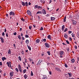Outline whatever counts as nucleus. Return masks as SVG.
Here are the masks:
<instances>
[{"mask_svg": "<svg viewBox=\"0 0 79 79\" xmlns=\"http://www.w3.org/2000/svg\"><path fill=\"white\" fill-rule=\"evenodd\" d=\"M13 45L15 47H16V45H15V44H13Z\"/></svg>", "mask_w": 79, "mask_h": 79, "instance_id": "obj_63", "label": "nucleus"}, {"mask_svg": "<svg viewBox=\"0 0 79 79\" xmlns=\"http://www.w3.org/2000/svg\"><path fill=\"white\" fill-rule=\"evenodd\" d=\"M66 21V16H65L64 19V23H65Z\"/></svg>", "mask_w": 79, "mask_h": 79, "instance_id": "obj_18", "label": "nucleus"}, {"mask_svg": "<svg viewBox=\"0 0 79 79\" xmlns=\"http://www.w3.org/2000/svg\"><path fill=\"white\" fill-rule=\"evenodd\" d=\"M40 1L41 3H43L44 5L45 4V1L44 0H40Z\"/></svg>", "mask_w": 79, "mask_h": 79, "instance_id": "obj_13", "label": "nucleus"}, {"mask_svg": "<svg viewBox=\"0 0 79 79\" xmlns=\"http://www.w3.org/2000/svg\"><path fill=\"white\" fill-rule=\"evenodd\" d=\"M77 61H79V57H77Z\"/></svg>", "mask_w": 79, "mask_h": 79, "instance_id": "obj_55", "label": "nucleus"}, {"mask_svg": "<svg viewBox=\"0 0 79 79\" xmlns=\"http://www.w3.org/2000/svg\"><path fill=\"white\" fill-rule=\"evenodd\" d=\"M64 53L63 51H61L60 52V55H64Z\"/></svg>", "mask_w": 79, "mask_h": 79, "instance_id": "obj_14", "label": "nucleus"}, {"mask_svg": "<svg viewBox=\"0 0 79 79\" xmlns=\"http://www.w3.org/2000/svg\"><path fill=\"white\" fill-rule=\"evenodd\" d=\"M24 77L25 79H27V76L26 74H25V75H24Z\"/></svg>", "mask_w": 79, "mask_h": 79, "instance_id": "obj_30", "label": "nucleus"}, {"mask_svg": "<svg viewBox=\"0 0 79 79\" xmlns=\"http://www.w3.org/2000/svg\"><path fill=\"white\" fill-rule=\"evenodd\" d=\"M65 75L67 78H68V77H71L72 74L71 73H68L67 74H65Z\"/></svg>", "mask_w": 79, "mask_h": 79, "instance_id": "obj_1", "label": "nucleus"}, {"mask_svg": "<svg viewBox=\"0 0 79 79\" xmlns=\"http://www.w3.org/2000/svg\"><path fill=\"white\" fill-rule=\"evenodd\" d=\"M42 42H46V39L45 38L44 39L41 40Z\"/></svg>", "mask_w": 79, "mask_h": 79, "instance_id": "obj_17", "label": "nucleus"}, {"mask_svg": "<svg viewBox=\"0 0 79 79\" xmlns=\"http://www.w3.org/2000/svg\"><path fill=\"white\" fill-rule=\"evenodd\" d=\"M6 37H7L8 38V33H7L6 34Z\"/></svg>", "mask_w": 79, "mask_h": 79, "instance_id": "obj_43", "label": "nucleus"}, {"mask_svg": "<svg viewBox=\"0 0 79 79\" xmlns=\"http://www.w3.org/2000/svg\"><path fill=\"white\" fill-rule=\"evenodd\" d=\"M21 4L23 6H25V2L22 1Z\"/></svg>", "mask_w": 79, "mask_h": 79, "instance_id": "obj_24", "label": "nucleus"}, {"mask_svg": "<svg viewBox=\"0 0 79 79\" xmlns=\"http://www.w3.org/2000/svg\"><path fill=\"white\" fill-rule=\"evenodd\" d=\"M41 13L44 15H46V14L45 10V9H44L42 10Z\"/></svg>", "mask_w": 79, "mask_h": 79, "instance_id": "obj_6", "label": "nucleus"}, {"mask_svg": "<svg viewBox=\"0 0 79 79\" xmlns=\"http://www.w3.org/2000/svg\"><path fill=\"white\" fill-rule=\"evenodd\" d=\"M25 63H27V60H26V59H25Z\"/></svg>", "mask_w": 79, "mask_h": 79, "instance_id": "obj_62", "label": "nucleus"}, {"mask_svg": "<svg viewBox=\"0 0 79 79\" xmlns=\"http://www.w3.org/2000/svg\"><path fill=\"white\" fill-rule=\"evenodd\" d=\"M67 52H68L69 51V48H67Z\"/></svg>", "mask_w": 79, "mask_h": 79, "instance_id": "obj_47", "label": "nucleus"}, {"mask_svg": "<svg viewBox=\"0 0 79 79\" xmlns=\"http://www.w3.org/2000/svg\"><path fill=\"white\" fill-rule=\"evenodd\" d=\"M69 79H74V78H73L72 77L71 78H69Z\"/></svg>", "mask_w": 79, "mask_h": 79, "instance_id": "obj_64", "label": "nucleus"}, {"mask_svg": "<svg viewBox=\"0 0 79 79\" xmlns=\"http://www.w3.org/2000/svg\"><path fill=\"white\" fill-rule=\"evenodd\" d=\"M25 43L27 44H29V41L28 40H27L25 41Z\"/></svg>", "mask_w": 79, "mask_h": 79, "instance_id": "obj_16", "label": "nucleus"}, {"mask_svg": "<svg viewBox=\"0 0 79 79\" xmlns=\"http://www.w3.org/2000/svg\"><path fill=\"white\" fill-rule=\"evenodd\" d=\"M3 76H6V73H4L3 74Z\"/></svg>", "mask_w": 79, "mask_h": 79, "instance_id": "obj_60", "label": "nucleus"}, {"mask_svg": "<svg viewBox=\"0 0 79 79\" xmlns=\"http://www.w3.org/2000/svg\"><path fill=\"white\" fill-rule=\"evenodd\" d=\"M40 42V40L39 39H37L36 40V43H39Z\"/></svg>", "mask_w": 79, "mask_h": 79, "instance_id": "obj_23", "label": "nucleus"}, {"mask_svg": "<svg viewBox=\"0 0 79 79\" xmlns=\"http://www.w3.org/2000/svg\"><path fill=\"white\" fill-rule=\"evenodd\" d=\"M27 14L28 15H32V13H31V12L29 10H28L27 11Z\"/></svg>", "mask_w": 79, "mask_h": 79, "instance_id": "obj_9", "label": "nucleus"}, {"mask_svg": "<svg viewBox=\"0 0 79 79\" xmlns=\"http://www.w3.org/2000/svg\"><path fill=\"white\" fill-rule=\"evenodd\" d=\"M68 32L69 34H70L71 33H72V31H68Z\"/></svg>", "mask_w": 79, "mask_h": 79, "instance_id": "obj_48", "label": "nucleus"}, {"mask_svg": "<svg viewBox=\"0 0 79 79\" xmlns=\"http://www.w3.org/2000/svg\"><path fill=\"white\" fill-rule=\"evenodd\" d=\"M27 47L29 50H31V48L30 47V46H28V45H27Z\"/></svg>", "mask_w": 79, "mask_h": 79, "instance_id": "obj_21", "label": "nucleus"}, {"mask_svg": "<svg viewBox=\"0 0 79 79\" xmlns=\"http://www.w3.org/2000/svg\"><path fill=\"white\" fill-rule=\"evenodd\" d=\"M28 5H31V2H29Z\"/></svg>", "mask_w": 79, "mask_h": 79, "instance_id": "obj_61", "label": "nucleus"}, {"mask_svg": "<svg viewBox=\"0 0 79 79\" xmlns=\"http://www.w3.org/2000/svg\"><path fill=\"white\" fill-rule=\"evenodd\" d=\"M0 66H2V62H0Z\"/></svg>", "mask_w": 79, "mask_h": 79, "instance_id": "obj_53", "label": "nucleus"}, {"mask_svg": "<svg viewBox=\"0 0 79 79\" xmlns=\"http://www.w3.org/2000/svg\"><path fill=\"white\" fill-rule=\"evenodd\" d=\"M18 58L19 59V61H21L22 60L21 57L20 56H19Z\"/></svg>", "mask_w": 79, "mask_h": 79, "instance_id": "obj_31", "label": "nucleus"}, {"mask_svg": "<svg viewBox=\"0 0 79 79\" xmlns=\"http://www.w3.org/2000/svg\"><path fill=\"white\" fill-rule=\"evenodd\" d=\"M29 29H30L31 30V29H32V27L31 26H29Z\"/></svg>", "mask_w": 79, "mask_h": 79, "instance_id": "obj_50", "label": "nucleus"}, {"mask_svg": "<svg viewBox=\"0 0 79 79\" xmlns=\"http://www.w3.org/2000/svg\"><path fill=\"white\" fill-rule=\"evenodd\" d=\"M6 58H5V57H3L2 58V61H4L5 60H6Z\"/></svg>", "mask_w": 79, "mask_h": 79, "instance_id": "obj_26", "label": "nucleus"}, {"mask_svg": "<svg viewBox=\"0 0 79 79\" xmlns=\"http://www.w3.org/2000/svg\"><path fill=\"white\" fill-rule=\"evenodd\" d=\"M16 34H17V33H16V32H15L14 33V35H16Z\"/></svg>", "mask_w": 79, "mask_h": 79, "instance_id": "obj_51", "label": "nucleus"}, {"mask_svg": "<svg viewBox=\"0 0 79 79\" xmlns=\"http://www.w3.org/2000/svg\"><path fill=\"white\" fill-rule=\"evenodd\" d=\"M36 14H42V12L40 11H38L37 12Z\"/></svg>", "mask_w": 79, "mask_h": 79, "instance_id": "obj_28", "label": "nucleus"}, {"mask_svg": "<svg viewBox=\"0 0 79 79\" xmlns=\"http://www.w3.org/2000/svg\"><path fill=\"white\" fill-rule=\"evenodd\" d=\"M4 32H6V28H5L4 29Z\"/></svg>", "mask_w": 79, "mask_h": 79, "instance_id": "obj_59", "label": "nucleus"}, {"mask_svg": "<svg viewBox=\"0 0 79 79\" xmlns=\"http://www.w3.org/2000/svg\"><path fill=\"white\" fill-rule=\"evenodd\" d=\"M22 40H25V39H24V37L22 36Z\"/></svg>", "mask_w": 79, "mask_h": 79, "instance_id": "obj_52", "label": "nucleus"}, {"mask_svg": "<svg viewBox=\"0 0 79 79\" xmlns=\"http://www.w3.org/2000/svg\"><path fill=\"white\" fill-rule=\"evenodd\" d=\"M72 62L73 63L75 62V60L74 59H72L71 60Z\"/></svg>", "mask_w": 79, "mask_h": 79, "instance_id": "obj_27", "label": "nucleus"}, {"mask_svg": "<svg viewBox=\"0 0 79 79\" xmlns=\"http://www.w3.org/2000/svg\"><path fill=\"white\" fill-rule=\"evenodd\" d=\"M18 37L19 39V40H21V36H20V35H18Z\"/></svg>", "mask_w": 79, "mask_h": 79, "instance_id": "obj_33", "label": "nucleus"}, {"mask_svg": "<svg viewBox=\"0 0 79 79\" xmlns=\"http://www.w3.org/2000/svg\"><path fill=\"white\" fill-rule=\"evenodd\" d=\"M21 20H22V21H23L24 22V21H25V19H23V18H22Z\"/></svg>", "mask_w": 79, "mask_h": 79, "instance_id": "obj_40", "label": "nucleus"}, {"mask_svg": "<svg viewBox=\"0 0 79 79\" xmlns=\"http://www.w3.org/2000/svg\"><path fill=\"white\" fill-rule=\"evenodd\" d=\"M11 50H10V49H9V50H8V54H11Z\"/></svg>", "mask_w": 79, "mask_h": 79, "instance_id": "obj_25", "label": "nucleus"}, {"mask_svg": "<svg viewBox=\"0 0 79 79\" xmlns=\"http://www.w3.org/2000/svg\"><path fill=\"white\" fill-rule=\"evenodd\" d=\"M55 70H56L57 71H58L59 72H61V70H60V69L58 68H55Z\"/></svg>", "mask_w": 79, "mask_h": 79, "instance_id": "obj_11", "label": "nucleus"}, {"mask_svg": "<svg viewBox=\"0 0 79 79\" xmlns=\"http://www.w3.org/2000/svg\"><path fill=\"white\" fill-rule=\"evenodd\" d=\"M66 42L68 44H69V42L68 40H66Z\"/></svg>", "mask_w": 79, "mask_h": 79, "instance_id": "obj_44", "label": "nucleus"}, {"mask_svg": "<svg viewBox=\"0 0 79 79\" xmlns=\"http://www.w3.org/2000/svg\"><path fill=\"white\" fill-rule=\"evenodd\" d=\"M73 23L74 25H76V23H77V22H76V21H73Z\"/></svg>", "mask_w": 79, "mask_h": 79, "instance_id": "obj_22", "label": "nucleus"}, {"mask_svg": "<svg viewBox=\"0 0 79 79\" xmlns=\"http://www.w3.org/2000/svg\"><path fill=\"white\" fill-rule=\"evenodd\" d=\"M31 76H34V74H33V72H32V71H31Z\"/></svg>", "mask_w": 79, "mask_h": 79, "instance_id": "obj_35", "label": "nucleus"}, {"mask_svg": "<svg viewBox=\"0 0 79 79\" xmlns=\"http://www.w3.org/2000/svg\"><path fill=\"white\" fill-rule=\"evenodd\" d=\"M34 8L35 9H42V7L41 6H38V5H36L34 6Z\"/></svg>", "mask_w": 79, "mask_h": 79, "instance_id": "obj_2", "label": "nucleus"}, {"mask_svg": "<svg viewBox=\"0 0 79 79\" xmlns=\"http://www.w3.org/2000/svg\"><path fill=\"white\" fill-rule=\"evenodd\" d=\"M64 66H65V68H68V65H67V64H65Z\"/></svg>", "mask_w": 79, "mask_h": 79, "instance_id": "obj_42", "label": "nucleus"}, {"mask_svg": "<svg viewBox=\"0 0 79 79\" xmlns=\"http://www.w3.org/2000/svg\"><path fill=\"white\" fill-rule=\"evenodd\" d=\"M44 45H45L46 47H47V48H49L50 47V45L47 43H45Z\"/></svg>", "mask_w": 79, "mask_h": 79, "instance_id": "obj_7", "label": "nucleus"}, {"mask_svg": "<svg viewBox=\"0 0 79 79\" xmlns=\"http://www.w3.org/2000/svg\"><path fill=\"white\" fill-rule=\"evenodd\" d=\"M0 39H1V42H2V44L4 43V39H3V37H0Z\"/></svg>", "mask_w": 79, "mask_h": 79, "instance_id": "obj_8", "label": "nucleus"}, {"mask_svg": "<svg viewBox=\"0 0 79 79\" xmlns=\"http://www.w3.org/2000/svg\"><path fill=\"white\" fill-rule=\"evenodd\" d=\"M75 49H77V46L75 45Z\"/></svg>", "mask_w": 79, "mask_h": 79, "instance_id": "obj_49", "label": "nucleus"}, {"mask_svg": "<svg viewBox=\"0 0 79 79\" xmlns=\"http://www.w3.org/2000/svg\"><path fill=\"white\" fill-rule=\"evenodd\" d=\"M25 6H28V3H27V2H26L25 3Z\"/></svg>", "mask_w": 79, "mask_h": 79, "instance_id": "obj_29", "label": "nucleus"}, {"mask_svg": "<svg viewBox=\"0 0 79 79\" xmlns=\"http://www.w3.org/2000/svg\"><path fill=\"white\" fill-rule=\"evenodd\" d=\"M13 73H14V72L13 71H12L10 72V76H11V77H12V76H13Z\"/></svg>", "mask_w": 79, "mask_h": 79, "instance_id": "obj_10", "label": "nucleus"}, {"mask_svg": "<svg viewBox=\"0 0 79 79\" xmlns=\"http://www.w3.org/2000/svg\"><path fill=\"white\" fill-rule=\"evenodd\" d=\"M64 25H63L61 29L62 31H64Z\"/></svg>", "mask_w": 79, "mask_h": 79, "instance_id": "obj_19", "label": "nucleus"}, {"mask_svg": "<svg viewBox=\"0 0 79 79\" xmlns=\"http://www.w3.org/2000/svg\"><path fill=\"white\" fill-rule=\"evenodd\" d=\"M49 74H50V75H52V72L51 71H49Z\"/></svg>", "mask_w": 79, "mask_h": 79, "instance_id": "obj_46", "label": "nucleus"}, {"mask_svg": "<svg viewBox=\"0 0 79 79\" xmlns=\"http://www.w3.org/2000/svg\"><path fill=\"white\" fill-rule=\"evenodd\" d=\"M21 54L22 55H23V56H24V51H22L21 52Z\"/></svg>", "mask_w": 79, "mask_h": 79, "instance_id": "obj_32", "label": "nucleus"}, {"mask_svg": "<svg viewBox=\"0 0 79 79\" xmlns=\"http://www.w3.org/2000/svg\"><path fill=\"white\" fill-rule=\"evenodd\" d=\"M72 36L73 37H75V35L73 34V33L72 34Z\"/></svg>", "mask_w": 79, "mask_h": 79, "instance_id": "obj_39", "label": "nucleus"}, {"mask_svg": "<svg viewBox=\"0 0 79 79\" xmlns=\"http://www.w3.org/2000/svg\"><path fill=\"white\" fill-rule=\"evenodd\" d=\"M9 15L10 16H15V13L14 12L11 11L9 13Z\"/></svg>", "mask_w": 79, "mask_h": 79, "instance_id": "obj_5", "label": "nucleus"}, {"mask_svg": "<svg viewBox=\"0 0 79 79\" xmlns=\"http://www.w3.org/2000/svg\"><path fill=\"white\" fill-rule=\"evenodd\" d=\"M48 39H50L51 40H52V36L51 35H48L47 37Z\"/></svg>", "mask_w": 79, "mask_h": 79, "instance_id": "obj_12", "label": "nucleus"}, {"mask_svg": "<svg viewBox=\"0 0 79 79\" xmlns=\"http://www.w3.org/2000/svg\"><path fill=\"white\" fill-rule=\"evenodd\" d=\"M68 28H65L64 30V32H66V31H68Z\"/></svg>", "mask_w": 79, "mask_h": 79, "instance_id": "obj_34", "label": "nucleus"}, {"mask_svg": "<svg viewBox=\"0 0 79 79\" xmlns=\"http://www.w3.org/2000/svg\"><path fill=\"white\" fill-rule=\"evenodd\" d=\"M42 61H43V60H40L39 61L37 62L36 65L37 66H38V65H39V64H40V63H41L42 62Z\"/></svg>", "mask_w": 79, "mask_h": 79, "instance_id": "obj_4", "label": "nucleus"}, {"mask_svg": "<svg viewBox=\"0 0 79 79\" xmlns=\"http://www.w3.org/2000/svg\"><path fill=\"white\" fill-rule=\"evenodd\" d=\"M29 60L30 61V62H31V60L32 61V59H31V58H29Z\"/></svg>", "mask_w": 79, "mask_h": 79, "instance_id": "obj_57", "label": "nucleus"}, {"mask_svg": "<svg viewBox=\"0 0 79 79\" xmlns=\"http://www.w3.org/2000/svg\"><path fill=\"white\" fill-rule=\"evenodd\" d=\"M64 37L66 39H67L68 37V34H65L64 35Z\"/></svg>", "mask_w": 79, "mask_h": 79, "instance_id": "obj_15", "label": "nucleus"}, {"mask_svg": "<svg viewBox=\"0 0 79 79\" xmlns=\"http://www.w3.org/2000/svg\"><path fill=\"white\" fill-rule=\"evenodd\" d=\"M2 35L3 36H5V33L4 32H3L2 33Z\"/></svg>", "mask_w": 79, "mask_h": 79, "instance_id": "obj_45", "label": "nucleus"}, {"mask_svg": "<svg viewBox=\"0 0 79 79\" xmlns=\"http://www.w3.org/2000/svg\"><path fill=\"white\" fill-rule=\"evenodd\" d=\"M18 66L19 71H20V73H23V69H22V67L21 66V65L20 64H19Z\"/></svg>", "mask_w": 79, "mask_h": 79, "instance_id": "obj_3", "label": "nucleus"}, {"mask_svg": "<svg viewBox=\"0 0 79 79\" xmlns=\"http://www.w3.org/2000/svg\"><path fill=\"white\" fill-rule=\"evenodd\" d=\"M43 29H44V28H43V27H41L40 30L41 31H43Z\"/></svg>", "mask_w": 79, "mask_h": 79, "instance_id": "obj_56", "label": "nucleus"}, {"mask_svg": "<svg viewBox=\"0 0 79 79\" xmlns=\"http://www.w3.org/2000/svg\"><path fill=\"white\" fill-rule=\"evenodd\" d=\"M6 64H7V65H9L10 64V63H9V62H7L6 63Z\"/></svg>", "mask_w": 79, "mask_h": 79, "instance_id": "obj_58", "label": "nucleus"}, {"mask_svg": "<svg viewBox=\"0 0 79 79\" xmlns=\"http://www.w3.org/2000/svg\"><path fill=\"white\" fill-rule=\"evenodd\" d=\"M15 70L17 72H18L19 71V70H18V69L17 68H15Z\"/></svg>", "mask_w": 79, "mask_h": 79, "instance_id": "obj_41", "label": "nucleus"}, {"mask_svg": "<svg viewBox=\"0 0 79 79\" xmlns=\"http://www.w3.org/2000/svg\"><path fill=\"white\" fill-rule=\"evenodd\" d=\"M23 73H26V69H25L23 70Z\"/></svg>", "mask_w": 79, "mask_h": 79, "instance_id": "obj_38", "label": "nucleus"}, {"mask_svg": "<svg viewBox=\"0 0 79 79\" xmlns=\"http://www.w3.org/2000/svg\"><path fill=\"white\" fill-rule=\"evenodd\" d=\"M25 35V37L26 38H29V35H27L26 34Z\"/></svg>", "mask_w": 79, "mask_h": 79, "instance_id": "obj_36", "label": "nucleus"}, {"mask_svg": "<svg viewBox=\"0 0 79 79\" xmlns=\"http://www.w3.org/2000/svg\"><path fill=\"white\" fill-rule=\"evenodd\" d=\"M55 18L53 17H51V20L52 21H53V20H55Z\"/></svg>", "mask_w": 79, "mask_h": 79, "instance_id": "obj_20", "label": "nucleus"}, {"mask_svg": "<svg viewBox=\"0 0 79 79\" xmlns=\"http://www.w3.org/2000/svg\"><path fill=\"white\" fill-rule=\"evenodd\" d=\"M69 40L70 41H71L72 40V38H71V37H69Z\"/></svg>", "mask_w": 79, "mask_h": 79, "instance_id": "obj_54", "label": "nucleus"}, {"mask_svg": "<svg viewBox=\"0 0 79 79\" xmlns=\"http://www.w3.org/2000/svg\"><path fill=\"white\" fill-rule=\"evenodd\" d=\"M48 55H50V51H48L47 52Z\"/></svg>", "mask_w": 79, "mask_h": 79, "instance_id": "obj_37", "label": "nucleus"}]
</instances>
